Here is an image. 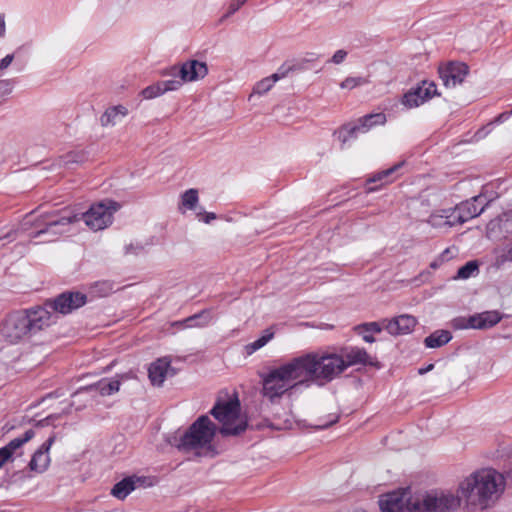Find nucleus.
I'll list each match as a JSON object with an SVG mask.
<instances>
[{"instance_id": "f257e3e1", "label": "nucleus", "mask_w": 512, "mask_h": 512, "mask_svg": "<svg viewBox=\"0 0 512 512\" xmlns=\"http://www.w3.org/2000/svg\"><path fill=\"white\" fill-rule=\"evenodd\" d=\"M374 365L364 348L346 347L339 353L312 351L293 357L262 378V395L276 403L289 391L331 382L354 365Z\"/></svg>"}, {"instance_id": "f03ea898", "label": "nucleus", "mask_w": 512, "mask_h": 512, "mask_svg": "<svg viewBox=\"0 0 512 512\" xmlns=\"http://www.w3.org/2000/svg\"><path fill=\"white\" fill-rule=\"evenodd\" d=\"M46 307L35 306L8 314L0 324V336L9 344H21L56 322Z\"/></svg>"}, {"instance_id": "7ed1b4c3", "label": "nucleus", "mask_w": 512, "mask_h": 512, "mask_svg": "<svg viewBox=\"0 0 512 512\" xmlns=\"http://www.w3.org/2000/svg\"><path fill=\"white\" fill-rule=\"evenodd\" d=\"M506 486L504 476L493 468H481L464 477L457 492L468 503L481 509L493 506Z\"/></svg>"}, {"instance_id": "20e7f679", "label": "nucleus", "mask_w": 512, "mask_h": 512, "mask_svg": "<svg viewBox=\"0 0 512 512\" xmlns=\"http://www.w3.org/2000/svg\"><path fill=\"white\" fill-rule=\"evenodd\" d=\"M117 209L118 204L109 201L93 204L88 211L82 214L72 215L64 211V214L59 218H56L54 214L45 215L42 216L41 219V223L44 224L45 227L32 233L31 237L36 238L42 234L56 236L68 232L66 227L80 220H84L86 226L93 231L103 230L112 223L113 213L117 211Z\"/></svg>"}, {"instance_id": "39448f33", "label": "nucleus", "mask_w": 512, "mask_h": 512, "mask_svg": "<svg viewBox=\"0 0 512 512\" xmlns=\"http://www.w3.org/2000/svg\"><path fill=\"white\" fill-rule=\"evenodd\" d=\"M217 426L206 416H200L175 443L176 447L186 453L199 457H214L218 454L215 445Z\"/></svg>"}, {"instance_id": "423d86ee", "label": "nucleus", "mask_w": 512, "mask_h": 512, "mask_svg": "<svg viewBox=\"0 0 512 512\" xmlns=\"http://www.w3.org/2000/svg\"><path fill=\"white\" fill-rule=\"evenodd\" d=\"M211 414L221 424L220 433L224 436L238 435L247 427L246 419L240 414L238 398L216 403Z\"/></svg>"}, {"instance_id": "0eeeda50", "label": "nucleus", "mask_w": 512, "mask_h": 512, "mask_svg": "<svg viewBox=\"0 0 512 512\" xmlns=\"http://www.w3.org/2000/svg\"><path fill=\"white\" fill-rule=\"evenodd\" d=\"M386 122V115L384 113H375L365 115L359 119L358 124L344 125L338 131V138L342 143H346L352 138H355L358 133H366L372 127L383 125Z\"/></svg>"}, {"instance_id": "6e6552de", "label": "nucleus", "mask_w": 512, "mask_h": 512, "mask_svg": "<svg viewBox=\"0 0 512 512\" xmlns=\"http://www.w3.org/2000/svg\"><path fill=\"white\" fill-rule=\"evenodd\" d=\"M410 497V488H399L383 494L378 501L380 510L381 512H408Z\"/></svg>"}, {"instance_id": "1a4fd4ad", "label": "nucleus", "mask_w": 512, "mask_h": 512, "mask_svg": "<svg viewBox=\"0 0 512 512\" xmlns=\"http://www.w3.org/2000/svg\"><path fill=\"white\" fill-rule=\"evenodd\" d=\"M86 303V296L80 292H64L54 300L47 301L42 307H46L50 312L68 314L75 309L82 307Z\"/></svg>"}, {"instance_id": "9d476101", "label": "nucleus", "mask_w": 512, "mask_h": 512, "mask_svg": "<svg viewBox=\"0 0 512 512\" xmlns=\"http://www.w3.org/2000/svg\"><path fill=\"white\" fill-rule=\"evenodd\" d=\"M437 95V87L434 82L422 81L416 88L406 92L401 103L408 109L419 107L426 101Z\"/></svg>"}, {"instance_id": "9b49d317", "label": "nucleus", "mask_w": 512, "mask_h": 512, "mask_svg": "<svg viewBox=\"0 0 512 512\" xmlns=\"http://www.w3.org/2000/svg\"><path fill=\"white\" fill-rule=\"evenodd\" d=\"M483 200L484 198L481 195H478L472 197L470 200L460 203L455 208H452L457 225H461L483 213L488 205V202L483 203Z\"/></svg>"}, {"instance_id": "f8f14e48", "label": "nucleus", "mask_w": 512, "mask_h": 512, "mask_svg": "<svg viewBox=\"0 0 512 512\" xmlns=\"http://www.w3.org/2000/svg\"><path fill=\"white\" fill-rule=\"evenodd\" d=\"M55 435L50 436L32 455L28 468L35 473H44L50 466V449L55 442Z\"/></svg>"}, {"instance_id": "ddd939ff", "label": "nucleus", "mask_w": 512, "mask_h": 512, "mask_svg": "<svg viewBox=\"0 0 512 512\" xmlns=\"http://www.w3.org/2000/svg\"><path fill=\"white\" fill-rule=\"evenodd\" d=\"M177 73L181 76L184 83L194 82L204 78L208 73V68L204 62L189 60L183 63L179 69L177 67L171 69L172 75H176Z\"/></svg>"}, {"instance_id": "4468645a", "label": "nucleus", "mask_w": 512, "mask_h": 512, "mask_svg": "<svg viewBox=\"0 0 512 512\" xmlns=\"http://www.w3.org/2000/svg\"><path fill=\"white\" fill-rule=\"evenodd\" d=\"M439 74L443 84L448 88H453L464 81L468 74V66L461 62L450 63L439 68Z\"/></svg>"}, {"instance_id": "2eb2a0df", "label": "nucleus", "mask_w": 512, "mask_h": 512, "mask_svg": "<svg viewBox=\"0 0 512 512\" xmlns=\"http://www.w3.org/2000/svg\"><path fill=\"white\" fill-rule=\"evenodd\" d=\"M433 512H451L461 505L462 497L451 491L431 492Z\"/></svg>"}, {"instance_id": "dca6fc26", "label": "nucleus", "mask_w": 512, "mask_h": 512, "mask_svg": "<svg viewBox=\"0 0 512 512\" xmlns=\"http://www.w3.org/2000/svg\"><path fill=\"white\" fill-rule=\"evenodd\" d=\"M416 324V318L408 314H403L392 319H383L384 329L393 336L411 333Z\"/></svg>"}, {"instance_id": "f3484780", "label": "nucleus", "mask_w": 512, "mask_h": 512, "mask_svg": "<svg viewBox=\"0 0 512 512\" xmlns=\"http://www.w3.org/2000/svg\"><path fill=\"white\" fill-rule=\"evenodd\" d=\"M35 431L33 429H27L23 435L12 439L7 445L0 448V469L5 463L13 459V456L17 454V451L28 441L33 439Z\"/></svg>"}, {"instance_id": "a211bd4d", "label": "nucleus", "mask_w": 512, "mask_h": 512, "mask_svg": "<svg viewBox=\"0 0 512 512\" xmlns=\"http://www.w3.org/2000/svg\"><path fill=\"white\" fill-rule=\"evenodd\" d=\"M487 235L488 237L502 235L505 238L512 236V210L491 220L487 225Z\"/></svg>"}, {"instance_id": "6ab92c4d", "label": "nucleus", "mask_w": 512, "mask_h": 512, "mask_svg": "<svg viewBox=\"0 0 512 512\" xmlns=\"http://www.w3.org/2000/svg\"><path fill=\"white\" fill-rule=\"evenodd\" d=\"M169 375H173V371L168 357L157 359L148 369V377L155 386H161Z\"/></svg>"}, {"instance_id": "aec40b11", "label": "nucleus", "mask_w": 512, "mask_h": 512, "mask_svg": "<svg viewBox=\"0 0 512 512\" xmlns=\"http://www.w3.org/2000/svg\"><path fill=\"white\" fill-rule=\"evenodd\" d=\"M452 208L436 210L430 214L427 223L437 230H448L457 225Z\"/></svg>"}, {"instance_id": "412c9836", "label": "nucleus", "mask_w": 512, "mask_h": 512, "mask_svg": "<svg viewBox=\"0 0 512 512\" xmlns=\"http://www.w3.org/2000/svg\"><path fill=\"white\" fill-rule=\"evenodd\" d=\"M503 316L496 310L484 311L472 315V321L474 323V329H489L497 325Z\"/></svg>"}, {"instance_id": "4be33fe9", "label": "nucleus", "mask_w": 512, "mask_h": 512, "mask_svg": "<svg viewBox=\"0 0 512 512\" xmlns=\"http://www.w3.org/2000/svg\"><path fill=\"white\" fill-rule=\"evenodd\" d=\"M120 385H121V380L118 377L112 378V379L104 378L95 384L81 388V390H85V391L95 390L101 396H110L119 391Z\"/></svg>"}, {"instance_id": "5701e85b", "label": "nucleus", "mask_w": 512, "mask_h": 512, "mask_svg": "<svg viewBox=\"0 0 512 512\" xmlns=\"http://www.w3.org/2000/svg\"><path fill=\"white\" fill-rule=\"evenodd\" d=\"M128 115L127 107L116 105L105 110L100 118L101 125L104 127L115 126Z\"/></svg>"}, {"instance_id": "b1692460", "label": "nucleus", "mask_w": 512, "mask_h": 512, "mask_svg": "<svg viewBox=\"0 0 512 512\" xmlns=\"http://www.w3.org/2000/svg\"><path fill=\"white\" fill-rule=\"evenodd\" d=\"M357 335L361 336L362 339L367 343L375 342L374 334H379L384 330L383 320L367 322L357 325L354 328Z\"/></svg>"}, {"instance_id": "393cba45", "label": "nucleus", "mask_w": 512, "mask_h": 512, "mask_svg": "<svg viewBox=\"0 0 512 512\" xmlns=\"http://www.w3.org/2000/svg\"><path fill=\"white\" fill-rule=\"evenodd\" d=\"M431 494L411 493L410 502H408V512H433Z\"/></svg>"}, {"instance_id": "a878e982", "label": "nucleus", "mask_w": 512, "mask_h": 512, "mask_svg": "<svg viewBox=\"0 0 512 512\" xmlns=\"http://www.w3.org/2000/svg\"><path fill=\"white\" fill-rule=\"evenodd\" d=\"M137 482H140V478H137V477L124 478L123 480L119 481L118 483H116L113 486V488L111 490V494L115 498H117L119 500H123L136 488Z\"/></svg>"}, {"instance_id": "bb28decb", "label": "nucleus", "mask_w": 512, "mask_h": 512, "mask_svg": "<svg viewBox=\"0 0 512 512\" xmlns=\"http://www.w3.org/2000/svg\"><path fill=\"white\" fill-rule=\"evenodd\" d=\"M199 203L198 190L191 188L180 195L178 210L184 214L187 210H195Z\"/></svg>"}, {"instance_id": "cd10ccee", "label": "nucleus", "mask_w": 512, "mask_h": 512, "mask_svg": "<svg viewBox=\"0 0 512 512\" xmlns=\"http://www.w3.org/2000/svg\"><path fill=\"white\" fill-rule=\"evenodd\" d=\"M452 339V335L448 330H436L424 340L427 348H439L447 344Z\"/></svg>"}, {"instance_id": "c85d7f7f", "label": "nucleus", "mask_w": 512, "mask_h": 512, "mask_svg": "<svg viewBox=\"0 0 512 512\" xmlns=\"http://www.w3.org/2000/svg\"><path fill=\"white\" fill-rule=\"evenodd\" d=\"M274 337V331L272 330V328H268L266 329L262 336L259 337L257 340L247 344L245 346V352L247 355H252L253 353H255L257 350L261 349L262 347H264L270 340H272Z\"/></svg>"}, {"instance_id": "c756f323", "label": "nucleus", "mask_w": 512, "mask_h": 512, "mask_svg": "<svg viewBox=\"0 0 512 512\" xmlns=\"http://www.w3.org/2000/svg\"><path fill=\"white\" fill-rule=\"evenodd\" d=\"M280 75L275 73L257 82L253 88V94L264 95L272 89L274 84L280 79Z\"/></svg>"}, {"instance_id": "7c9ffc66", "label": "nucleus", "mask_w": 512, "mask_h": 512, "mask_svg": "<svg viewBox=\"0 0 512 512\" xmlns=\"http://www.w3.org/2000/svg\"><path fill=\"white\" fill-rule=\"evenodd\" d=\"M402 165H403V163L401 162V163L395 164L394 166H392L386 170L378 172V173L374 174L371 178H369L367 180V182L368 183L381 182V185L388 184L393 181V179H389V177L392 174H394Z\"/></svg>"}, {"instance_id": "2f4dec72", "label": "nucleus", "mask_w": 512, "mask_h": 512, "mask_svg": "<svg viewBox=\"0 0 512 512\" xmlns=\"http://www.w3.org/2000/svg\"><path fill=\"white\" fill-rule=\"evenodd\" d=\"M478 271V265L474 261H469L457 271L455 279H468Z\"/></svg>"}, {"instance_id": "473e14b6", "label": "nucleus", "mask_w": 512, "mask_h": 512, "mask_svg": "<svg viewBox=\"0 0 512 512\" xmlns=\"http://www.w3.org/2000/svg\"><path fill=\"white\" fill-rule=\"evenodd\" d=\"M163 94L164 92L159 81L150 86H147L141 91V96L146 100L157 98Z\"/></svg>"}, {"instance_id": "72a5a7b5", "label": "nucleus", "mask_w": 512, "mask_h": 512, "mask_svg": "<svg viewBox=\"0 0 512 512\" xmlns=\"http://www.w3.org/2000/svg\"><path fill=\"white\" fill-rule=\"evenodd\" d=\"M452 328L456 330L474 329L472 315L456 317L451 321Z\"/></svg>"}, {"instance_id": "f704fd0d", "label": "nucleus", "mask_w": 512, "mask_h": 512, "mask_svg": "<svg viewBox=\"0 0 512 512\" xmlns=\"http://www.w3.org/2000/svg\"><path fill=\"white\" fill-rule=\"evenodd\" d=\"M369 83V80L365 77H347L346 79H344L341 84H340V87L342 89H354L356 87H359V86H363V85H366Z\"/></svg>"}, {"instance_id": "c9c22d12", "label": "nucleus", "mask_w": 512, "mask_h": 512, "mask_svg": "<svg viewBox=\"0 0 512 512\" xmlns=\"http://www.w3.org/2000/svg\"><path fill=\"white\" fill-rule=\"evenodd\" d=\"M159 82L162 86L164 94L169 91H177L184 84V81L181 77L179 79H170V80H164V81H159Z\"/></svg>"}, {"instance_id": "e433bc0d", "label": "nucleus", "mask_w": 512, "mask_h": 512, "mask_svg": "<svg viewBox=\"0 0 512 512\" xmlns=\"http://www.w3.org/2000/svg\"><path fill=\"white\" fill-rule=\"evenodd\" d=\"M247 0H230L226 17L234 14L237 12L245 3Z\"/></svg>"}, {"instance_id": "4c0bfd02", "label": "nucleus", "mask_w": 512, "mask_h": 512, "mask_svg": "<svg viewBox=\"0 0 512 512\" xmlns=\"http://www.w3.org/2000/svg\"><path fill=\"white\" fill-rule=\"evenodd\" d=\"M14 60V54H7L0 60V76L3 74V71L6 70Z\"/></svg>"}, {"instance_id": "58836bf2", "label": "nucleus", "mask_w": 512, "mask_h": 512, "mask_svg": "<svg viewBox=\"0 0 512 512\" xmlns=\"http://www.w3.org/2000/svg\"><path fill=\"white\" fill-rule=\"evenodd\" d=\"M347 57V52L343 49L337 50L331 58V62L334 64H341Z\"/></svg>"}, {"instance_id": "ea45409f", "label": "nucleus", "mask_w": 512, "mask_h": 512, "mask_svg": "<svg viewBox=\"0 0 512 512\" xmlns=\"http://www.w3.org/2000/svg\"><path fill=\"white\" fill-rule=\"evenodd\" d=\"M80 155L78 153H68L66 154L64 157H63V163L65 165H69V164H72V163H77L80 161Z\"/></svg>"}, {"instance_id": "a19ab883", "label": "nucleus", "mask_w": 512, "mask_h": 512, "mask_svg": "<svg viewBox=\"0 0 512 512\" xmlns=\"http://www.w3.org/2000/svg\"><path fill=\"white\" fill-rule=\"evenodd\" d=\"M200 221L205 223H210L212 220L216 219V215L212 212H199L197 213Z\"/></svg>"}, {"instance_id": "79ce46f5", "label": "nucleus", "mask_w": 512, "mask_h": 512, "mask_svg": "<svg viewBox=\"0 0 512 512\" xmlns=\"http://www.w3.org/2000/svg\"><path fill=\"white\" fill-rule=\"evenodd\" d=\"M143 250V247L141 245L137 244H129L125 247V253L126 254H138Z\"/></svg>"}, {"instance_id": "37998d69", "label": "nucleus", "mask_w": 512, "mask_h": 512, "mask_svg": "<svg viewBox=\"0 0 512 512\" xmlns=\"http://www.w3.org/2000/svg\"><path fill=\"white\" fill-rule=\"evenodd\" d=\"M6 26H5V20L4 16L0 14V37H3L5 35Z\"/></svg>"}, {"instance_id": "c03bdc74", "label": "nucleus", "mask_w": 512, "mask_h": 512, "mask_svg": "<svg viewBox=\"0 0 512 512\" xmlns=\"http://www.w3.org/2000/svg\"><path fill=\"white\" fill-rule=\"evenodd\" d=\"M510 261L512 262V247L508 250V252L502 256L500 262Z\"/></svg>"}, {"instance_id": "a18cd8bd", "label": "nucleus", "mask_w": 512, "mask_h": 512, "mask_svg": "<svg viewBox=\"0 0 512 512\" xmlns=\"http://www.w3.org/2000/svg\"><path fill=\"white\" fill-rule=\"evenodd\" d=\"M433 368V364H430L428 367H425V369H420L419 373L424 374L425 372L431 370Z\"/></svg>"}, {"instance_id": "49530a36", "label": "nucleus", "mask_w": 512, "mask_h": 512, "mask_svg": "<svg viewBox=\"0 0 512 512\" xmlns=\"http://www.w3.org/2000/svg\"><path fill=\"white\" fill-rule=\"evenodd\" d=\"M336 418H334L333 420H331L330 422L326 423V424H323V425H320L319 427L320 428H326L328 427L329 425L333 424L334 422H336Z\"/></svg>"}, {"instance_id": "de8ad7c7", "label": "nucleus", "mask_w": 512, "mask_h": 512, "mask_svg": "<svg viewBox=\"0 0 512 512\" xmlns=\"http://www.w3.org/2000/svg\"><path fill=\"white\" fill-rule=\"evenodd\" d=\"M449 253H450V249H449V248L445 249V250L443 251V253L441 254V260H445V256H446L447 254H449Z\"/></svg>"}, {"instance_id": "09e8293b", "label": "nucleus", "mask_w": 512, "mask_h": 512, "mask_svg": "<svg viewBox=\"0 0 512 512\" xmlns=\"http://www.w3.org/2000/svg\"><path fill=\"white\" fill-rule=\"evenodd\" d=\"M196 319V316L190 317L186 320V322H193Z\"/></svg>"}, {"instance_id": "8fccbe9b", "label": "nucleus", "mask_w": 512, "mask_h": 512, "mask_svg": "<svg viewBox=\"0 0 512 512\" xmlns=\"http://www.w3.org/2000/svg\"><path fill=\"white\" fill-rule=\"evenodd\" d=\"M375 190H376V188H368V189H367V192H373V191H375Z\"/></svg>"}, {"instance_id": "3c124183", "label": "nucleus", "mask_w": 512, "mask_h": 512, "mask_svg": "<svg viewBox=\"0 0 512 512\" xmlns=\"http://www.w3.org/2000/svg\"><path fill=\"white\" fill-rule=\"evenodd\" d=\"M503 117H504V114L499 115V117H498L497 121H500V120H501V118H503Z\"/></svg>"}, {"instance_id": "603ef678", "label": "nucleus", "mask_w": 512, "mask_h": 512, "mask_svg": "<svg viewBox=\"0 0 512 512\" xmlns=\"http://www.w3.org/2000/svg\"><path fill=\"white\" fill-rule=\"evenodd\" d=\"M431 267H432V268H436V267H437V264H436V263H432V264H431Z\"/></svg>"}, {"instance_id": "864d4df0", "label": "nucleus", "mask_w": 512, "mask_h": 512, "mask_svg": "<svg viewBox=\"0 0 512 512\" xmlns=\"http://www.w3.org/2000/svg\"><path fill=\"white\" fill-rule=\"evenodd\" d=\"M355 512H365V511H355Z\"/></svg>"}]
</instances>
